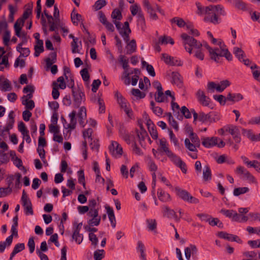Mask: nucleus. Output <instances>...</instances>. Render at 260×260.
<instances>
[{"instance_id":"obj_1","label":"nucleus","mask_w":260,"mask_h":260,"mask_svg":"<svg viewBox=\"0 0 260 260\" xmlns=\"http://www.w3.org/2000/svg\"><path fill=\"white\" fill-rule=\"evenodd\" d=\"M72 95L73 98V107L77 109L81 105L82 101L86 100L85 94L82 88L77 85V89L72 90Z\"/></svg>"},{"instance_id":"obj_2","label":"nucleus","mask_w":260,"mask_h":260,"mask_svg":"<svg viewBox=\"0 0 260 260\" xmlns=\"http://www.w3.org/2000/svg\"><path fill=\"white\" fill-rule=\"evenodd\" d=\"M220 119L218 113L216 112H210L207 114L203 112L199 113V120L203 123L208 121L210 123L215 122Z\"/></svg>"},{"instance_id":"obj_3","label":"nucleus","mask_w":260,"mask_h":260,"mask_svg":"<svg viewBox=\"0 0 260 260\" xmlns=\"http://www.w3.org/2000/svg\"><path fill=\"white\" fill-rule=\"evenodd\" d=\"M181 38L183 40V44L184 46L185 49L189 54L192 53V45L194 42H196V39L193 37L188 36L185 33H183L181 35Z\"/></svg>"},{"instance_id":"obj_4","label":"nucleus","mask_w":260,"mask_h":260,"mask_svg":"<svg viewBox=\"0 0 260 260\" xmlns=\"http://www.w3.org/2000/svg\"><path fill=\"white\" fill-rule=\"evenodd\" d=\"M21 201L23 206L24 207L25 214L33 215L34 211L32 204L30 199L27 197L25 190H23L22 191Z\"/></svg>"},{"instance_id":"obj_5","label":"nucleus","mask_w":260,"mask_h":260,"mask_svg":"<svg viewBox=\"0 0 260 260\" xmlns=\"http://www.w3.org/2000/svg\"><path fill=\"white\" fill-rule=\"evenodd\" d=\"M217 235L220 238L224 239L230 241H235L240 244L242 243V240L238 236L229 234L225 232H218Z\"/></svg>"},{"instance_id":"obj_6","label":"nucleus","mask_w":260,"mask_h":260,"mask_svg":"<svg viewBox=\"0 0 260 260\" xmlns=\"http://www.w3.org/2000/svg\"><path fill=\"white\" fill-rule=\"evenodd\" d=\"M161 59L164 60V62L167 64L172 66H182V63L181 60L177 59L176 58L169 55L166 53L162 54Z\"/></svg>"},{"instance_id":"obj_7","label":"nucleus","mask_w":260,"mask_h":260,"mask_svg":"<svg viewBox=\"0 0 260 260\" xmlns=\"http://www.w3.org/2000/svg\"><path fill=\"white\" fill-rule=\"evenodd\" d=\"M219 12V14L220 15L224 16L226 15V12L224 10L223 7L220 5H209V6L206 7L204 8V13L210 14L209 13L210 11L213 12Z\"/></svg>"},{"instance_id":"obj_8","label":"nucleus","mask_w":260,"mask_h":260,"mask_svg":"<svg viewBox=\"0 0 260 260\" xmlns=\"http://www.w3.org/2000/svg\"><path fill=\"white\" fill-rule=\"evenodd\" d=\"M219 139L216 137L201 138L202 144L206 148H211L216 146L217 141Z\"/></svg>"},{"instance_id":"obj_9","label":"nucleus","mask_w":260,"mask_h":260,"mask_svg":"<svg viewBox=\"0 0 260 260\" xmlns=\"http://www.w3.org/2000/svg\"><path fill=\"white\" fill-rule=\"evenodd\" d=\"M196 95L201 104L204 106H209L211 99L208 96L205 95L203 91L201 89L198 90Z\"/></svg>"},{"instance_id":"obj_10","label":"nucleus","mask_w":260,"mask_h":260,"mask_svg":"<svg viewBox=\"0 0 260 260\" xmlns=\"http://www.w3.org/2000/svg\"><path fill=\"white\" fill-rule=\"evenodd\" d=\"M109 149L112 155L114 154L115 151H116V154L120 155H122L123 153L122 147L116 141H112L111 142V144L109 146Z\"/></svg>"},{"instance_id":"obj_11","label":"nucleus","mask_w":260,"mask_h":260,"mask_svg":"<svg viewBox=\"0 0 260 260\" xmlns=\"http://www.w3.org/2000/svg\"><path fill=\"white\" fill-rule=\"evenodd\" d=\"M229 132L233 136L236 143L241 142L240 131L238 126L231 125V127H229Z\"/></svg>"},{"instance_id":"obj_12","label":"nucleus","mask_w":260,"mask_h":260,"mask_svg":"<svg viewBox=\"0 0 260 260\" xmlns=\"http://www.w3.org/2000/svg\"><path fill=\"white\" fill-rule=\"evenodd\" d=\"M172 80L171 83L176 84L178 87L181 88L183 86V79L181 75L176 72L172 73Z\"/></svg>"},{"instance_id":"obj_13","label":"nucleus","mask_w":260,"mask_h":260,"mask_svg":"<svg viewBox=\"0 0 260 260\" xmlns=\"http://www.w3.org/2000/svg\"><path fill=\"white\" fill-rule=\"evenodd\" d=\"M175 190L177 196L182 200L185 202H187V201L188 200V198L190 197V193L188 191L186 190L182 189L178 186L175 187Z\"/></svg>"},{"instance_id":"obj_14","label":"nucleus","mask_w":260,"mask_h":260,"mask_svg":"<svg viewBox=\"0 0 260 260\" xmlns=\"http://www.w3.org/2000/svg\"><path fill=\"white\" fill-rule=\"evenodd\" d=\"M77 116L80 125L83 127H84L85 125L84 119L86 117V109L84 106L80 107L77 114Z\"/></svg>"},{"instance_id":"obj_15","label":"nucleus","mask_w":260,"mask_h":260,"mask_svg":"<svg viewBox=\"0 0 260 260\" xmlns=\"http://www.w3.org/2000/svg\"><path fill=\"white\" fill-rule=\"evenodd\" d=\"M105 207L107 210V213L108 214L111 225L113 228H115L116 226V221L113 208L108 205H105Z\"/></svg>"},{"instance_id":"obj_16","label":"nucleus","mask_w":260,"mask_h":260,"mask_svg":"<svg viewBox=\"0 0 260 260\" xmlns=\"http://www.w3.org/2000/svg\"><path fill=\"white\" fill-rule=\"evenodd\" d=\"M157 193L158 198L160 201L167 202L171 200L170 195L164 191L161 188H158Z\"/></svg>"},{"instance_id":"obj_17","label":"nucleus","mask_w":260,"mask_h":260,"mask_svg":"<svg viewBox=\"0 0 260 260\" xmlns=\"http://www.w3.org/2000/svg\"><path fill=\"white\" fill-rule=\"evenodd\" d=\"M22 19V17L19 18L15 22L14 25V28L15 31V35L18 37H21V30L22 29V26L24 25V22H22L21 20Z\"/></svg>"},{"instance_id":"obj_18","label":"nucleus","mask_w":260,"mask_h":260,"mask_svg":"<svg viewBox=\"0 0 260 260\" xmlns=\"http://www.w3.org/2000/svg\"><path fill=\"white\" fill-rule=\"evenodd\" d=\"M43 44L44 43L43 40H39V41H36V45H35L34 46V55L35 57H38L40 53L44 52V49Z\"/></svg>"},{"instance_id":"obj_19","label":"nucleus","mask_w":260,"mask_h":260,"mask_svg":"<svg viewBox=\"0 0 260 260\" xmlns=\"http://www.w3.org/2000/svg\"><path fill=\"white\" fill-rule=\"evenodd\" d=\"M49 56L51 57V59L50 57H47L45 60L47 68H50L53 66V63L56 62L57 60L56 52H50Z\"/></svg>"},{"instance_id":"obj_20","label":"nucleus","mask_w":260,"mask_h":260,"mask_svg":"<svg viewBox=\"0 0 260 260\" xmlns=\"http://www.w3.org/2000/svg\"><path fill=\"white\" fill-rule=\"evenodd\" d=\"M233 53L240 62L246 57L244 51L238 47H234Z\"/></svg>"},{"instance_id":"obj_21","label":"nucleus","mask_w":260,"mask_h":260,"mask_svg":"<svg viewBox=\"0 0 260 260\" xmlns=\"http://www.w3.org/2000/svg\"><path fill=\"white\" fill-rule=\"evenodd\" d=\"M243 96L241 93H229L226 96L227 101H231L233 103L238 102L243 99Z\"/></svg>"},{"instance_id":"obj_22","label":"nucleus","mask_w":260,"mask_h":260,"mask_svg":"<svg viewBox=\"0 0 260 260\" xmlns=\"http://www.w3.org/2000/svg\"><path fill=\"white\" fill-rule=\"evenodd\" d=\"M126 54H131L136 51L137 44L135 40L133 39L127 44L126 46Z\"/></svg>"},{"instance_id":"obj_23","label":"nucleus","mask_w":260,"mask_h":260,"mask_svg":"<svg viewBox=\"0 0 260 260\" xmlns=\"http://www.w3.org/2000/svg\"><path fill=\"white\" fill-rule=\"evenodd\" d=\"M115 96L117 98L118 103L121 109L125 108V107L127 106V101L121 93L117 91L115 94Z\"/></svg>"},{"instance_id":"obj_24","label":"nucleus","mask_w":260,"mask_h":260,"mask_svg":"<svg viewBox=\"0 0 260 260\" xmlns=\"http://www.w3.org/2000/svg\"><path fill=\"white\" fill-rule=\"evenodd\" d=\"M164 211L165 214L164 216H167L168 218H174L177 221H179L180 218H178L175 212L173 209H171L168 207L166 206L165 208Z\"/></svg>"},{"instance_id":"obj_25","label":"nucleus","mask_w":260,"mask_h":260,"mask_svg":"<svg viewBox=\"0 0 260 260\" xmlns=\"http://www.w3.org/2000/svg\"><path fill=\"white\" fill-rule=\"evenodd\" d=\"M155 100L156 102L162 103V102H168V98L163 92L162 90L160 91V94H159V92H156L154 94Z\"/></svg>"},{"instance_id":"obj_26","label":"nucleus","mask_w":260,"mask_h":260,"mask_svg":"<svg viewBox=\"0 0 260 260\" xmlns=\"http://www.w3.org/2000/svg\"><path fill=\"white\" fill-rule=\"evenodd\" d=\"M203 179L205 181H209L211 179L212 174L210 167L206 165L204 167L203 173Z\"/></svg>"},{"instance_id":"obj_27","label":"nucleus","mask_w":260,"mask_h":260,"mask_svg":"<svg viewBox=\"0 0 260 260\" xmlns=\"http://www.w3.org/2000/svg\"><path fill=\"white\" fill-rule=\"evenodd\" d=\"M118 61L122 64L124 70H128L129 67L128 59L123 55H120L118 58Z\"/></svg>"},{"instance_id":"obj_28","label":"nucleus","mask_w":260,"mask_h":260,"mask_svg":"<svg viewBox=\"0 0 260 260\" xmlns=\"http://www.w3.org/2000/svg\"><path fill=\"white\" fill-rule=\"evenodd\" d=\"M222 56H224V52H223L222 51H221V52L219 53V52H217L213 51L211 53V54L210 55V57L211 59L214 60V61H215L217 63H218L220 62V61H219L220 57H222Z\"/></svg>"},{"instance_id":"obj_29","label":"nucleus","mask_w":260,"mask_h":260,"mask_svg":"<svg viewBox=\"0 0 260 260\" xmlns=\"http://www.w3.org/2000/svg\"><path fill=\"white\" fill-rule=\"evenodd\" d=\"M75 11V9H74L73 11H72L71 13V19L73 23L75 25H78V22H80V21L82 22H83V20L82 19V15L78 13L74 14V16L73 13Z\"/></svg>"},{"instance_id":"obj_30","label":"nucleus","mask_w":260,"mask_h":260,"mask_svg":"<svg viewBox=\"0 0 260 260\" xmlns=\"http://www.w3.org/2000/svg\"><path fill=\"white\" fill-rule=\"evenodd\" d=\"M137 249L139 250L141 252L140 257L142 260H147L146 255L145 253V246L142 241H139L138 242Z\"/></svg>"},{"instance_id":"obj_31","label":"nucleus","mask_w":260,"mask_h":260,"mask_svg":"<svg viewBox=\"0 0 260 260\" xmlns=\"http://www.w3.org/2000/svg\"><path fill=\"white\" fill-rule=\"evenodd\" d=\"M138 22L141 26L142 29H143L146 26L145 19L141 9H140L139 14L137 15Z\"/></svg>"},{"instance_id":"obj_32","label":"nucleus","mask_w":260,"mask_h":260,"mask_svg":"<svg viewBox=\"0 0 260 260\" xmlns=\"http://www.w3.org/2000/svg\"><path fill=\"white\" fill-rule=\"evenodd\" d=\"M234 6L237 9L241 10L243 11L248 10L247 4L242 0H236Z\"/></svg>"},{"instance_id":"obj_33","label":"nucleus","mask_w":260,"mask_h":260,"mask_svg":"<svg viewBox=\"0 0 260 260\" xmlns=\"http://www.w3.org/2000/svg\"><path fill=\"white\" fill-rule=\"evenodd\" d=\"M172 23H176L177 26L179 27H184L186 25L185 22L184 20L178 17H175L170 20Z\"/></svg>"},{"instance_id":"obj_34","label":"nucleus","mask_w":260,"mask_h":260,"mask_svg":"<svg viewBox=\"0 0 260 260\" xmlns=\"http://www.w3.org/2000/svg\"><path fill=\"white\" fill-rule=\"evenodd\" d=\"M22 104L23 105L25 106V108L27 110H32L35 106V102L33 100H28V99L23 100L22 101Z\"/></svg>"},{"instance_id":"obj_35","label":"nucleus","mask_w":260,"mask_h":260,"mask_svg":"<svg viewBox=\"0 0 260 260\" xmlns=\"http://www.w3.org/2000/svg\"><path fill=\"white\" fill-rule=\"evenodd\" d=\"M249 190V188L247 187L235 188L233 191V194L235 196H239L240 194L248 192Z\"/></svg>"},{"instance_id":"obj_36","label":"nucleus","mask_w":260,"mask_h":260,"mask_svg":"<svg viewBox=\"0 0 260 260\" xmlns=\"http://www.w3.org/2000/svg\"><path fill=\"white\" fill-rule=\"evenodd\" d=\"M136 133L138 137L139 138L140 143L142 146L141 141H144L146 137H148V135L145 129L141 130L139 132L138 129H136Z\"/></svg>"},{"instance_id":"obj_37","label":"nucleus","mask_w":260,"mask_h":260,"mask_svg":"<svg viewBox=\"0 0 260 260\" xmlns=\"http://www.w3.org/2000/svg\"><path fill=\"white\" fill-rule=\"evenodd\" d=\"M147 128L152 138L156 140L158 138V133L154 124H153L151 126H148Z\"/></svg>"},{"instance_id":"obj_38","label":"nucleus","mask_w":260,"mask_h":260,"mask_svg":"<svg viewBox=\"0 0 260 260\" xmlns=\"http://www.w3.org/2000/svg\"><path fill=\"white\" fill-rule=\"evenodd\" d=\"M78 174V182L80 184H82L83 187L84 188H86V183H85V176H84V170H80L77 172Z\"/></svg>"},{"instance_id":"obj_39","label":"nucleus","mask_w":260,"mask_h":260,"mask_svg":"<svg viewBox=\"0 0 260 260\" xmlns=\"http://www.w3.org/2000/svg\"><path fill=\"white\" fill-rule=\"evenodd\" d=\"M121 10H120L118 9H114L111 14V17L113 19L118 20H121L122 18V15L121 13Z\"/></svg>"},{"instance_id":"obj_40","label":"nucleus","mask_w":260,"mask_h":260,"mask_svg":"<svg viewBox=\"0 0 260 260\" xmlns=\"http://www.w3.org/2000/svg\"><path fill=\"white\" fill-rule=\"evenodd\" d=\"M106 5L107 2L105 0H98L95 2L94 5L93 6V7L95 11H98L105 6Z\"/></svg>"},{"instance_id":"obj_41","label":"nucleus","mask_w":260,"mask_h":260,"mask_svg":"<svg viewBox=\"0 0 260 260\" xmlns=\"http://www.w3.org/2000/svg\"><path fill=\"white\" fill-rule=\"evenodd\" d=\"M82 79L85 82L89 81L90 79V75L87 68H84L80 72Z\"/></svg>"},{"instance_id":"obj_42","label":"nucleus","mask_w":260,"mask_h":260,"mask_svg":"<svg viewBox=\"0 0 260 260\" xmlns=\"http://www.w3.org/2000/svg\"><path fill=\"white\" fill-rule=\"evenodd\" d=\"M104 253L105 251L103 249L95 250L93 254L94 260H101L104 257Z\"/></svg>"},{"instance_id":"obj_43","label":"nucleus","mask_w":260,"mask_h":260,"mask_svg":"<svg viewBox=\"0 0 260 260\" xmlns=\"http://www.w3.org/2000/svg\"><path fill=\"white\" fill-rule=\"evenodd\" d=\"M132 94L133 95L139 98L140 99H143L145 97L146 94L141 91L139 89L133 88L131 91Z\"/></svg>"},{"instance_id":"obj_44","label":"nucleus","mask_w":260,"mask_h":260,"mask_svg":"<svg viewBox=\"0 0 260 260\" xmlns=\"http://www.w3.org/2000/svg\"><path fill=\"white\" fill-rule=\"evenodd\" d=\"M219 12V11L218 13L213 12V14L210 17V22L214 24H218L220 22V19L218 17V15H220Z\"/></svg>"},{"instance_id":"obj_45","label":"nucleus","mask_w":260,"mask_h":260,"mask_svg":"<svg viewBox=\"0 0 260 260\" xmlns=\"http://www.w3.org/2000/svg\"><path fill=\"white\" fill-rule=\"evenodd\" d=\"M0 88L1 90L4 91L11 90L12 87L10 82L7 79H6L3 83Z\"/></svg>"},{"instance_id":"obj_46","label":"nucleus","mask_w":260,"mask_h":260,"mask_svg":"<svg viewBox=\"0 0 260 260\" xmlns=\"http://www.w3.org/2000/svg\"><path fill=\"white\" fill-rule=\"evenodd\" d=\"M3 39L4 44L5 46H8L10 40V31L8 29V28L5 30Z\"/></svg>"},{"instance_id":"obj_47","label":"nucleus","mask_w":260,"mask_h":260,"mask_svg":"<svg viewBox=\"0 0 260 260\" xmlns=\"http://www.w3.org/2000/svg\"><path fill=\"white\" fill-rule=\"evenodd\" d=\"M12 192V189L11 187L0 188V198L6 197Z\"/></svg>"},{"instance_id":"obj_48","label":"nucleus","mask_w":260,"mask_h":260,"mask_svg":"<svg viewBox=\"0 0 260 260\" xmlns=\"http://www.w3.org/2000/svg\"><path fill=\"white\" fill-rule=\"evenodd\" d=\"M30 129L32 137L34 138V135L36 134L37 131V126L36 122L34 119H31L30 122Z\"/></svg>"},{"instance_id":"obj_49","label":"nucleus","mask_w":260,"mask_h":260,"mask_svg":"<svg viewBox=\"0 0 260 260\" xmlns=\"http://www.w3.org/2000/svg\"><path fill=\"white\" fill-rule=\"evenodd\" d=\"M37 150L43 163L47 166L48 162L45 159V151L44 148H37Z\"/></svg>"},{"instance_id":"obj_50","label":"nucleus","mask_w":260,"mask_h":260,"mask_svg":"<svg viewBox=\"0 0 260 260\" xmlns=\"http://www.w3.org/2000/svg\"><path fill=\"white\" fill-rule=\"evenodd\" d=\"M213 98L216 101H218L221 105H224L227 101L226 97L225 98L223 95H214Z\"/></svg>"},{"instance_id":"obj_51","label":"nucleus","mask_w":260,"mask_h":260,"mask_svg":"<svg viewBox=\"0 0 260 260\" xmlns=\"http://www.w3.org/2000/svg\"><path fill=\"white\" fill-rule=\"evenodd\" d=\"M181 113L186 118H190L191 114L188 109L185 106H183L180 109Z\"/></svg>"},{"instance_id":"obj_52","label":"nucleus","mask_w":260,"mask_h":260,"mask_svg":"<svg viewBox=\"0 0 260 260\" xmlns=\"http://www.w3.org/2000/svg\"><path fill=\"white\" fill-rule=\"evenodd\" d=\"M32 7L27 8L21 16L22 19L21 20L22 22H25V20L27 19L29 16L32 14Z\"/></svg>"},{"instance_id":"obj_53","label":"nucleus","mask_w":260,"mask_h":260,"mask_svg":"<svg viewBox=\"0 0 260 260\" xmlns=\"http://www.w3.org/2000/svg\"><path fill=\"white\" fill-rule=\"evenodd\" d=\"M18 129L22 135L24 133L26 134L27 133H29V131L27 129L25 123L23 121L19 122L18 124Z\"/></svg>"},{"instance_id":"obj_54","label":"nucleus","mask_w":260,"mask_h":260,"mask_svg":"<svg viewBox=\"0 0 260 260\" xmlns=\"http://www.w3.org/2000/svg\"><path fill=\"white\" fill-rule=\"evenodd\" d=\"M10 14L9 15L8 21L9 22H12L14 20V14L16 10H14L13 6L12 5H9L8 6Z\"/></svg>"},{"instance_id":"obj_55","label":"nucleus","mask_w":260,"mask_h":260,"mask_svg":"<svg viewBox=\"0 0 260 260\" xmlns=\"http://www.w3.org/2000/svg\"><path fill=\"white\" fill-rule=\"evenodd\" d=\"M189 138L192 143L194 145L195 148H199L200 147V139L197 134H195L194 136H192Z\"/></svg>"},{"instance_id":"obj_56","label":"nucleus","mask_w":260,"mask_h":260,"mask_svg":"<svg viewBox=\"0 0 260 260\" xmlns=\"http://www.w3.org/2000/svg\"><path fill=\"white\" fill-rule=\"evenodd\" d=\"M27 245L29 247V252L30 253H32L34 252L35 249V243L34 241V238L33 237H30L28 242L27 243Z\"/></svg>"},{"instance_id":"obj_57","label":"nucleus","mask_w":260,"mask_h":260,"mask_svg":"<svg viewBox=\"0 0 260 260\" xmlns=\"http://www.w3.org/2000/svg\"><path fill=\"white\" fill-rule=\"evenodd\" d=\"M101 220V217L99 216V218H92V219H89L87 221V223L89 226H93L94 225L98 226L100 224Z\"/></svg>"},{"instance_id":"obj_58","label":"nucleus","mask_w":260,"mask_h":260,"mask_svg":"<svg viewBox=\"0 0 260 260\" xmlns=\"http://www.w3.org/2000/svg\"><path fill=\"white\" fill-rule=\"evenodd\" d=\"M140 9H141V8L137 4H135L131 6L130 7V10L132 15L135 16L137 14L138 15V14H139Z\"/></svg>"},{"instance_id":"obj_59","label":"nucleus","mask_w":260,"mask_h":260,"mask_svg":"<svg viewBox=\"0 0 260 260\" xmlns=\"http://www.w3.org/2000/svg\"><path fill=\"white\" fill-rule=\"evenodd\" d=\"M89 240L91 242L92 245H94L95 247L96 246L98 243V239L94 233H89Z\"/></svg>"},{"instance_id":"obj_60","label":"nucleus","mask_w":260,"mask_h":260,"mask_svg":"<svg viewBox=\"0 0 260 260\" xmlns=\"http://www.w3.org/2000/svg\"><path fill=\"white\" fill-rule=\"evenodd\" d=\"M24 249H25V244H24V243H18V244H17L15 246L13 251L14 252H15V253L17 254V253L21 252V251H22Z\"/></svg>"},{"instance_id":"obj_61","label":"nucleus","mask_w":260,"mask_h":260,"mask_svg":"<svg viewBox=\"0 0 260 260\" xmlns=\"http://www.w3.org/2000/svg\"><path fill=\"white\" fill-rule=\"evenodd\" d=\"M235 210H227L222 209L220 210V213L223 214L226 217L229 218H232L233 216V213H235Z\"/></svg>"},{"instance_id":"obj_62","label":"nucleus","mask_w":260,"mask_h":260,"mask_svg":"<svg viewBox=\"0 0 260 260\" xmlns=\"http://www.w3.org/2000/svg\"><path fill=\"white\" fill-rule=\"evenodd\" d=\"M82 225V222H80L78 224H77L76 222L74 223V231L73 233V236H75V234H78V233H80Z\"/></svg>"},{"instance_id":"obj_63","label":"nucleus","mask_w":260,"mask_h":260,"mask_svg":"<svg viewBox=\"0 0 260 260\" xmlns=\"http://www.w3.org/2000/svg\"><path fill=\"white\" fill-rule=\"evenodd\" d=\"M241 133L244 136H246L248 138L250 139L252 141V138L255 135L253 134L252 131L250 129L247 130L245 128H242Z\"/></svg>"},{"instance_id":"obj_64","label":"nucleus","mask_w":260,"mask_h":260,"mask_svg":"<svg viewBox=\"0 0 260 260\" xmlns=\"http://www.w3.org/2000/svg\"><path fill=\"white\" fill-rule=\"evenodd\" d=\"M147 222L148 223V228L151 231H153L156 228V222L155 219H147Z\"/></svg>"}]
</instances>
